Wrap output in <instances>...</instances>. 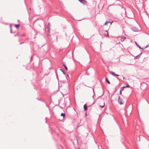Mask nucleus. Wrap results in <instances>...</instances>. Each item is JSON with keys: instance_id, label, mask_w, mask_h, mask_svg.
<instances>
[{"instance_id": "nucleus-16", "label": "nucleus", "mask_w": 149, "mask_h": 149, "mask_svg": "<svg viewBox=\"0 0 149 149\" xmlns=\"http://www.w3.org/2000/svg\"><path fill=\"white\" fill-rule=\"evenodd\" d=\"M120 94H121V90H120Z\"/></svg>"}, {"instance_id": "nucleus-11", "label": "nucleus", "mask_w": 149, "mask_h": 149, "mask_svg": "<svg viewBox=\"0 0 149 149\" xmlns=\"http://www.w3.org/2000/svg\"><path fill=\"white\" fill-rule=\"evenodd\" d=\"M61 116L63 117V118H64L65 116V114L64 113H62L61 114Z\"/></svg>"}, {"instance_id": "nucleus-15", "label": "nucleus", "mask_w": 149, "mask_h": 149, "mask_svg": "<svg viewBox=\"0 0 149 149\" xmlns=\"http://www.w3.org/2000/svg\"><path fill=\"white\" fill-rule=\"evenodd\" d=\"M129 85H128V86H124V87H122V88H125V87H129Z\"/></svg>"}, {"instance_id": "nucleus-2", "label": "nucleus", "mask_w": 149, "mask_h": 149, "mask_svg": "<svg viewBox=\"0 0 149 149\" xmlns=\"http://www.w3.org/2000/svg\"><path fill=\"white\" fill-rule=\"evenodd\" d=\"M99 105L101 107H103L105 105V103L103 100H102V102H100L99 103Z\"/></svg>"}, {"instance_id": "nucleus-17", "label": "nucleus", "mask_w": 149, "mask_h": 149, "mask_svg": "<svg viewBox=\"0 0 149 149\" xmlns=\"http://www.w3.org/2000/svg\"><path fill=\"white\" fill-rule=\"evenodd\" d=\"M135 42L136 44V45H137L136 43V42Z\"/></svg>"}, {"instance_id": "nucleus-10", "label": "nucleus", "mask_w": 149, "mask_h": 149, "mask_svg": "<svg viewBox=\"0 0 149 149\" xmlns=\"http://www.w3.org/2000/svg\"><path fill=\"white\" fill-rule=\"evenodd\" d=\"M139 57H140V55H138L137 56H136L134 58V59H136L137 58H138Z\"/></svg>"}, {"instance_id": "nucleus-13", "label": "nucleus", "mask_w": 149, "mask_h": 149, "mask_svg": "<svg viewBox=\"0 0 149 149\" xmlns=\"http://www.w3.org/2000/svg\"><path fill=\"white\" fill-rule=\"evenodd\" d=\"M109 23V21H107V22H106L105 23V24H104V25H107V24H108V23Z\"/></svg>"}, {"instance_id": "nucleus-5", "label": "nucleus", "mask_w": 149, "mask_h": 149, "mask_svg": "<svg viewBox=\"0 0 149 149\" xmlns=\"http://www.w3.org/2000/svg\"><path fill=\"white\" fill-rule=\"evenodd\" d=\"M126 39V37H122L121 38V40L122 41H123L125 39Z\"/></svg>"}, {"instance_id": "nucleus-3", "label": "nucleus", "mask_w": 149, "mask_h": 149, "mask_svg": "<svg viewBox=\"0 0 149 149\" xmlns=\"http://www.w3.org/2000/svg\"><path fill=\"white\" fill-rule=\"evenodd\" d=\"M118 102L120 104H123L125 103V102L123 101V100L120 99V97H118Z\"/></svg>"}, {"instance_id": "nucleus-14", "label": "nucleus", "mask_w": 149, "mask_h": 149, "mask_svg": "<svg viewBox=\"0 0 149 149\" xmlns=\"http://www.w3.org/2000/svg\"><path fill=\"white\" fill-rule=\"evenodd\" d=\"M79 1L81 2H83V1H85V0H79Z\"/></svg>"}, {"instance_id": "nucleus-4", "label": "nucleus", "mask_w": 149, "mask_h": 149, "mask_svg": "<svg viewBox=\"0 0 149 149\" xmlns=\"http://www.w3.org/2000/svg\"><path fill=\"white\" fill-rule=\"evenodd\" d=\"M104 35L105 36H108V33L107 31H104L103 33Z\"/></svg>"}, {"instance_id": "nucleus-8", "label": "nucleus", "mask_w": 149, "mask_h": 149, "mask_svg": "<svg viewBox=\"0 0 149 149\" xmlns=\"http://www.w3.org/2000/svg\"><path fill=\"white\" fill-rule=\"evenodd\" d=\"M84 110H85L87 109V107L86 104H85L84 106Z\"/></svg>"}, {"instance_id": "nucleus-1", "label": "nucleus", "mask_w": 149, "mask_h": 149, "mask_svg": "<svg viewBox=\"0 0 149 149\" xmlns=\"http://www.w3.org/2000/svg\"><path fill=\"white\" fill-rule=\"evenodd\" d=\"M95 103L94 98L93 96L89 97L88 99L87 103L89 106Z\"/></svg>"}, {"instance_id": "nucleus-12", "label": "nucleus", "mask_w": 149, "mask_h": 149, "mask_svg": "<svg viewBox=\"0 0 149 149\" xmlns=\"http://www.w3.org/2000/svg\"><path fill=\"white\" fill-rule=\"evenodd\" d=\"M106 80L107 82V83L109 84H110V82H109V80H108V79L107 78L106 79Z\"/></svg>"}, {"instance_id": "nucleus-7", "label": "nucleus", "mask_w": 149, "mask_h": 149, "mask_svg": "<svg viewBox=\"0 0 149 149\" xmlns=\"http://www.w3.org/2000/svg\"><path fill=\"white\" fill-rule=\"evenodd\" d=\"M15 26L18 29L19 26V24H16L15 25Z\"/></svg>"}, {"instance_id": "nucleus-6", "label": "nucleus", "mask_w": 149, "mask_h": 149, "mask_svg": "<svg viewBox=\"0 0 149 149\" xmlns=\"http://www.w3.org/2000/svg\"><path fill=\"white\" fill-rule=\"evenodd\" d=\"M111 73L113 75H115V76H119V75L118 74H116L114 73V72H111Z\"/></svg>"}, {"instance_id": "nucleus-9", "label": "nucleus", "mask_w": 149, "mask_h": 149, "mask_svg": "<svg viewBox=\"0 0 149 149\" xmlns=\"http://www.w3.org/2000/svg\"><path fill=\"white\" fill-rule=\"evenodd\" d=\"M63 66H64L65 68V69L66 70H68V68H67L66 66V64H64L63 63Z\"/></svg>"}]
</instances>
